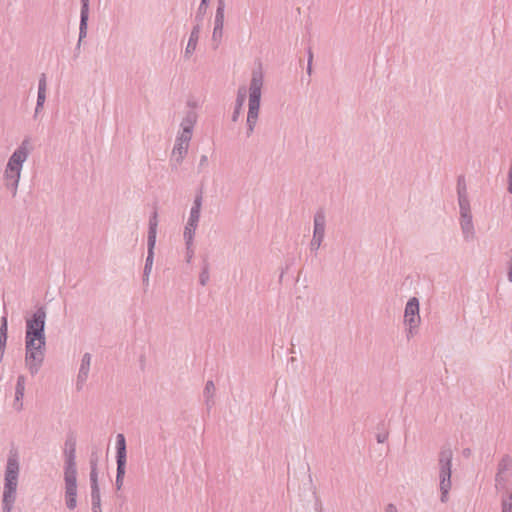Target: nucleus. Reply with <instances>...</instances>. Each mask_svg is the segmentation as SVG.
Returning a JSON list of instances; mask_svg holds the SVG:
<instances>
[{
	"label": "nucleus",
	"instance_id": "f257e3e1",
	"mask_svg": "<svg viewBox=\"0 0 512 512\" xmlns=\"http://www.w3.org/2000/svg\"><path fill=\"white\" fill-rule=\"evenodd\" d=\"M263 83L264 75L261 67L254 69L249 84L248 113L246 119L247 137L253 134L258 121Z\"/></svg>",
	"mask_w": 512,
	"mask_h": 512
},
{
	"label": "nucleus",
	"instance_id": "f03ea898",
	"mask_svg": "<svg viewBox=\"0 0 512 512\" xmlns=\"http://www.w3.org/2000/svg\"><path fill=\"white\" fill-rule=\"evenodd\" d=\"M29 140L24 139L22 143L16 148V150L9 157L7 165L4 171V180L6 187L11 191L12 195L15 196L17 193L21 171L24 162L27 160L29 155L28 150Z\"/></svg>",
	"mask_w": 512,
	"mask_h": 512
},
{
	"label": "nucleus",
	"instance_id": "7ed1b4c3",
	"mask_svg": "<svg viewBox=\"0 0 512 512\" xmlns=\"http://www.w3.org/2000/svg\"><path fill=\"white\" fill-rule=\"evenodd\" d=\"M20 465L16 452H10L4 474V490L2 504L13 506L17 495Z\"/></svg>",
	"mask_w": 512,
	"mask_h": 512
},
{
	"label": "nucleus",
	"instance_id": "20e7f679",
	"mask_svg": "<svg viewBox=\"0 0 512 512\" xmlns=\"http://www.w3.org/2000/svg\"><path fill=\"white\" fill-rule=\"evenodd\" d=\"M46 338L25 337V367L32 376L36 375L45 359Z\"/></svg>",
	"mask_w": 512,
	"mask_h": 512
},
{
	"label": "nucleus",
	"instance_id": "39448f33",
	"mask_svg": "<svg viewBox=\"0 0 512 512\" xmlns=\"http://www.w3.org/2000/svg\"><path fill=\"white\" fill-rule=\"evenodd\" d=\"M452 458L453 451L451 447L449 445L442 446L438 454L439 488L442 503L447 502L448 494L451 489Z\"/></svg>",
	"mask_w": 512,
	"mask_h": 512
},
{
	"label": "nucleus",
	"instance_id": "423d86ee",
	"mask_svg": "<svg viewBox=\"0 0 512 512\" xmlns=\"http://www.w3.org/2000/svg\"><path fill=\"white\" fill-rule=\"evenodd\" d=\"M45 323H46V308L40 306L32 314L31 317L26 319L25 337H45Z\"/></svg>",
	"mask_w": 512,
	"mask_h": 512
},
{
	"label": "nucleus",
	"instance_id": "0eeeda50",
	"mask_svg": "<svg viewBox=\"0 0 512 512\" xmlns=\"http://www.w3.org/2000/svg\"><path fill=\"white\" fill-rule=\"evenodd\" d=\"M126 460H127V451H126V439L125 436L121 433L116 436V488L120 490L123 485V479L126 472Z\"/></svg>",
	"mask_w": 512,
	"mask_h": 512
},
{
	"label": "nucleus",
	"instance_id": "6e6552de",
	"mask_svg": "<svg viewBox=\"0 0 512 512\" xmlns=\"http://www.w3.org/2000/svg\"><path fill=\"white\" fill-rule=\"evenodd\" d=\"M313 236L309 244L310 251L316 256L325 238L326 215L323 209L316 211L313 221Z\"/></svg>",
	"mask_w": 512,
	"mask_h": 512
},
{
	"label": "nucleus",
	"instance_id": "1a4fd4ad",
	"mask_svg": "<svg viewBox=\"0 0 512 512\" xmlns=\"http://www.w3.org/2000/svg\"><path fill=\"white\" fill-rule=\"evenodd\" d=\"M192 136L178 132L171 153V164L174 168L180 165L188 153Z\"/></svg>",
	"mask_w": 512,
	"mask_h": 512
},
{
	"label": "nucleus",
	"instance_id": "9d476101",
	"mask_svg": "<svg viewBox=\"0 0 512 512\" xmlns=\"http://www.w3.org/2000/svg\"><path fill=\"white\" fill-rule=\"evenodd\" d=\"M65 505L69 510L77 506V471H64Z\"/></svg>",
	"mask_w": 512,
	"mask_h": 512
},
{
	"label": "nucleus",
	"instance_id": "9b49d317",
	"mask_svg": "<svg viewBox=\"0 0 512 512\" xmlns=\"http://www.w3.org/2000/svg\"><path fill=\"white\" fill-rule=\"evenodd\" d=\"M404 322L409 326V333H412L420 323L419 300L412 297L408 300L404 311Z\"/></svg>",
	"mask_w": 512,
	"mask_h": 512
},
{
	"label": "nucleus",
	"instance_id": "f8f14e48",
	"mask_svg": "<svg viewBox=\"0 0 512 512\" xmlns=\"http://www.w3.org/2000/svg\"><path fill=\"white\" fill-rule=\"evenodd\" d=\"M64 471H77L76 468V438L74 435H68L64 448Z\"/></svg>",
	"mask_w": 512,
	"mask_h": 512
},
{
	"label": "nucleus",
	"instance_id": "ddd939ff",
	"mask_svg": "<svg viewBox=\"0 0 512 512\" xmlns=\"http://www.w3.org/2000/svg\"><path fill=\"white\" fill-rule=\"evenodd\" d=\"M511 469L512 460L508 455H505L498 464V471L495 476V488L497 490L505 487Z\"/></svg>",
	"mask_w": 512,
	"mask_h": 512
},
{
	"label": "nucleus",
	"instance_id": "4468645a",
	"mask_svg": "<svg viewBox=\"0 0 512 512\" xmlns=\"http://www.w3.org/2000/svg\"><path fill=\"white\" fill-rule=\"evenodd\" d=\"M91 360H92V356L90 353H85L82 356L78 375H77V380H76V389L78 391L83 389V386L88 379Z\"/></svg>",
	"mask_w": 512,
	"mask_h": 512
},
{
	"label": "nucleus",
	"instance_id": "2eb2a0df",
	"mask_svg": "<svg viewBox=\"0 0 512 512\" xmlns=\"http://www.w3.org/2000/svg\"><path fill=\"white\" fill-rule=\"evenodd\" d=\"M459 223L464 240L467 242L473 241L475 238V228L473 224L472 214L461 215Z\"/></svg>",
	"mask_w": 512,
	"mask_h": 512
},
{
	"label": "nucleus",
	"instance_id": "dca6fc26",
	"mask_svg": "<svg viewBox=\"0 0 512 512\" xmlns=\"http://www.w3.org/2000/svg\"><path fill=\"white\" fill-rule=\"evenodd\" d=\"M198 115L194 110H189L186 112L184 118L180 123V133L187 134L192 136L193 129L195 124L197 123Z\"/></svg>",
	"mask_w": 512,
	"mask_h": 512
},
{
	"label": "nucleus",
	"instance_id": "f3484780",
	"mask_svg": "<svg viewBox=\"0 0 512 512\" xmlns=\"http://www.w3.org/2000/svg\"><path fill=\"white\" fill-rule=\"evenodd\" d=\"M200 31H201L200 25L195 24L191 30V33H190V36L188 39V43H187L185 51H184V56L186 58H189L195 52L197 43L199 40Z\"/></svg>",
	"mask_w": 512,
	"mask_h": 512
},
{
	"label": "nucleus",
	"instance_id": "a211bd4d",
	"mask_svg": "<svg viewBox=\"0 0 512 512\" xmlns=\"http://www.w3.org/2000/svg\"><path fill=\"white\" fill-rule=\"evenodd\" d=\"M46 88H47V81H46V75L42 74L39 78L38 82V95H37V102H36V108H35V117L39 113V111L43 108L45 100H46Z\"/></svg>",
	"mask_w": 512,
	"mask_h": 512
},
{
	"label": "nucleus",
	"instance_id": "6ab92c4d",
	"mask_svg": "<svg viewBox=\"0 0 512 512\" xmlns=\"http://www.w3.org/2000/svg\"><path fill=\"white\" fill-rule=\"evenodd\" d=\"M80 2L81 38H85L87 36L88 29L90 0H80Z\"/></svg>",
	"mask_w": 512,
	"mask_h": 512
},
{
	"label": "nucleus",
	"instance_id": "aec40b11",
	"mask_svg": "<svg viewBox=\"0 0 512 512\" xmlns=\"http://www.w3.org/2000/svg\"><path fill=\"white\" fill-rule=\"evenodd\" d=\"M202 206V196L197 195L194 198L193 205L190 209L189 218L187 223L189 226L198 225L200 219V211Z\"/></svg>",
	"mask_w": 512,
	"mask_h": 512
},
{
	"label": "nucleus",
	"instance_id": "412c9836",
	"mask_svg": "<svg viewBox=\"0 0 512 512\" xmlns=\"http://www.w3.org/2000/svg\"><path fill=\"white\" fill-rule=\"evenodd\" d=\"M157 227H158V214H157V211L155 210L149 217L147 243L156 244Z\"/></svg>",
	"mask_w": 512,
	"mask_h": 512
},
{
	"label": "nucleus",
	"instance_id": "4be33fe9",
	"mask_svg": "<svg viewBox=\"0 0 512 512\" xmlns=\"http://www.w3.org/2000/svg\"><path fill=\"white\" fill-rule=\"evenodd\" d=\"M245 97H246V88L245 87H240L238 89V92H237V98H236V102H235V107H234V111H233V114H232V121L233 122H236L239 118V115L241 113V110H242V107H243V104H244V101H245Z\"/></svg>",
	"mask_w": 512,
	"mask_h": 512
},
{
	"label": "nucleus",
	"instance_id": "5701e85b",
	"mask_svg": "<svg viewBox=\"0 0 512 512\" xmlns=\"http://www.w3.org/2000/svg\"><path fill=\"white\" fill-rule=\"evenodd\" d=\"M26 378L24 375H19L17 377L16 387H15V401L19 402L18 409L22 408V398L25 392Z\"/></svg>",
	"mask_w": 512,
	"mask_h": 512
},
{
	"label": "nucleus",
	"instance_id": "b1692460",
	"mask_svg": "<svg viewBox=\"0 0 512 512\" xmlns=\"http://www.w3.org/2000/svg\"><path fill=\"white\" fill-rule=\"evenodd\" d=\"M214 391H215L214 382L212 380L207 381L205 384L204 391H203V396H204L205 404H206L208 410H210L214 405V399H213Z\"/></svg>",
	"mask_w": 512,
	"mask_h": 512
},
{
	"label": "nucleus",
	"instance_id": "393cba45",
	"mask_svg": "<svg viewBox=\"0 0 512 512\" xmlns=\"http://www.w3.org/2000/svg\"><path fill=\"white\" fill-rule=\"evenodd\" d=\"M90 488H91V506L94 508H98V506H101V494H100L98 480H90Z\"/></svg>",
	"mask_w": 512,
	"mask_h": 512
},
{
	"label": "nucleus",
	"instance_id": "a878e982",
	"mask_svg": "<svg viewBox=\"0 0 512 512\" xmlns=\"http://www.w3.org/2000/svg\"><path fill=\"white\" fill-rule=\"evenodd\" d=\"M156 244L147 243V257L144 266V276H149L153 266L154 249Z\"/></svg>",
	"mask_w": 512,
	"mask_h": 512
},
{
	"label": "nucleus",
	"instance_id": "bb28decb",
	"mask_svg": "<svg viewBox=\"0 0 512 512\" xmlns=\"http://www.w3.org/2000/svg\"><path fill=\"white\" fill-rule=\"evenodd\" d=\"M197 227H198V225L189 226V223H187L185 226L183 236H184L187 250H189L193 245L194 236H195Z\"/></svg>",
	"mask_w": 512,
	"mask_h": 512
},
{
	"label": "nucleus",
	"instance_id": "cd10ccee",
	"mask_svg": "<svg viewBox=\"0 0 512 512\" xmlns=\"http://www.w3.org/2000/svg\"><path fill=\"white\" fill-rule=\"evenodd\" d=\"M7 338H8V322H7V316L5 315L1 318V324H0V348L6 349Z\"/></svg>",
	"mask_w": 512,
	"mask_h": 512
},
{
	"label": "nucleus",
	"instance_id": "c85d7f7f",
	"mask_svg": "<svg viewBox=\"0 0 512 512\" xmlns=\"http://www.w3.org/2000/svg\"><path fill=\"white\" fill-rule=\"evenodd\" d=\"M458 204L460 216L472 214L468 196H458Z\"/></svg>",
	"mask_w": 512,
	"mask_h": 512
},
{
	"label": "nucleus",
	"instance_id": "c756f323",
	"mask_svg": "<svg viewBox=\"0 0 512 512\" xmlns=\"http://www.w3.org/2000/svg\"><path fill=\"white\" fill-rule=\"evenodd\" d=\"M224 11H225V2L224 0H218V5L216 9L214 25L224 26Z\"/></svg>",
	"mask_w": 512,
	"mask_h": 512
},
{
	"label": "nucleus",
	"instance_id": "7c9ffc66",
	"mask_svg": "<svg viewBox=\"0 0 512 512\" xmlns=\"http://www.w3.org/2000/svg\"><path fill=\"white\" fill-rule=\"evenodd\" d=\"M457 196H468L467 185L464 175L457 178Z\"/></svg>",
	"mask_w": 512,
	"mask_h": 512
},
{
	"label": "nucleus",
	"instance_id": "2f4dec72",
	"mask_svg": "<svg viewBox=\"0 0 512 512\" xmlns=\"http://www.w3.org/2000/svg\"><path fill=\"white\" fill-rule=\"evenodd\" d=\"M209 264L207 261H204L203 263V266H202V270L200 272V275H199V283L200 285L202 286H205L208 281H209Z\"/></svg>",
	"mask_w": 512,
	"mask_h": 512
},
{
	"label": "nucleus",
	"instance_id": "473e14b6",
	"mask_svg": "<svg viewBox=\"0 0 512 512\" xmlns=\"http://www.w3.org/2000/svg\"><path fill=\"white\" fill-rule=\"evenodd\" d=\"M90 474L89 479L90 480H98V459L97 457H94L93 455L90 458Z\"/></svg>",
	"mask_w": 512,
	"mask_h": 512
},
{
	"label": "nucleus",
	"instance_id": "72a5a7b5",
	"mask_svg": "<svg viewBox=\"0 0 512 512\" xmlns=\"http://www.w3.org/2000/svg\"><path fill=\"white\" fill-rule=\"evenodd\" d=\"M223 27L221 25H214L213 33H212V40L217 45L221 42L222 35H223Z\"/></svg>",
	"mask_w": 512,
	"mask_h": 512
},
{
	"label": "nucleus",
	"instance_id": "f704fd0d",
	"mask_svg": "<svg viewBox=\"0 0 512 512\" xmlns=\"http://www.w3.org/2000/svg\"><path fill=\"white\" fill-rule=\"evenodd\" d=\"M207 7L208 6H202V1L200 2V5H199L196 15H195V24H199L200 26L202 25V21H203L204 15L206 14Z\"/></svg>",
	"mask_w": 512,
	"mask_h": 512
},
{
	"label": "nucleus",
	"instance_id": "c9c22d12",
	"mask_svg": "<svg viewBox=\"0 0 512 512\" xmlns=\"http://www.w3.org/2000/svg\"><path fill=\"white\" fill-rule=\"evenodd\" d=\"M501 512H512V492L502 499Z\"/></svg>",
	"mask_w": 512,
	"mask_h": 512
},
{
	"label": "nucleus",
	"instance_id": "e433bc0d",
	"mask_svg": "<svg viewBox=\"0 0 512 512\" xmlns=\"http://www.w3.org/2000/svg\"><path fill=\"white\" fill-rule=\"evenodd\" d=\"M207 164H208V157L206 155H202L200 157V161H199V164H198V169L201 170L202 168L207 166Z\"/></svg>",
	"mask_w": 512,
	"mask_h": 512
},
{
	"label": "nucleus",
	"instance_id": "4c0bfd02",
	"mask_svg": "<svg viewBox=\"0 0 512 512\" xmlns=\"http://www.w3.org/2000/svg\"><path fill=\"white\" fill-rule=\"evenodd\" d=\"M387 438H388L387 433H378L376 436L378 443H384L387 440Z\"/></svg>",
	"mask_w": 512,
	"mask_h": 512
},
{
	"label": "nucleus",
	"instance_id": "58836bf2",
	"mask_svg": "<svg viewBox=\"0 0 512 512\" xmlns=\"http://www.w3.org/2000/svg\"><path fill=\"white\" fill-rule=\"evenodd\" d=\"M385 512H398V509L394 504L389 503L385 508Z\"/></svg>",
	"mask_w": 512,
	"mask_h": 512
},
{
	"label": "nucleus",
	"instance_id": "ea45409f",
	"mask_svg": "<svg viewBox=\"0 0 512 512\" xmlns=\"http://www.w3.org/2000/svg\"><path fill=\"white\" fill-rule=\"evenodd\" d=\"M84 38H81V23L79 24V39H78V42H77V45H76V50H79L80 47H81V43H82V40Z\"/></svg>",
	"mask_w": 512,
	"mask_h": 512
},
{
	"label": "nucleus",
	"instance_id": "a19ab883",
	"mask_svg": "<svg viewBox=\"0 0 512 512\" xmlns=\"http://www.w3.org/2000/svg\"><path fill=\"white\" fill-rule=\"evenodd\" d=\"M13 506L2 504V512H12Z\"/></svg>",
	"mask_w": 512,
	"mask_h": 512
},
{
	"label": "nucleus",
	"instance_id": "79ce46f5",
	"mask_svg": "<svg viewBox=\"0 0 512 512\" xmlns=\"http://www.w3.org/2000/svg\"><path fill=\"white\" fill-rule=\"evenodd\" d=\"M315 510H316L317 512H323V511H322V506H321V503H320V501H319V500H317V501H316V503H315Z\"/></svg>",
	"mask_w": 512,
	"mask_h": 512
},
{
	"label": "nucleus",
	"instance_id": "37998d69",
	"mask_svg": "<svg viewBox=\"0 0 512 512\" xmlns=\"http://www.w3.org/2000/svg\"><path fill=\"white\" fill-rule=\"evenodd\" d=\"M193 256V250L190 248L187 250V261L190 262L191 258Z\"/></svg>",
	"mask_w": 512,
	"mask_h": 512
},
{
	"label": "nucleus",
	"instance_id": "c03bdc74",
	"mask_svg": "<svg viewBox=\"0 0 512 512\" xmlns=\"http://www.w3.org/2000/svg\"><path fill=\"white\" fill-rule=\"evenodd\" d=\"M313 60V53L311 49L308 50V63H312Z\"/></svg>",
	"mask_w": 512,
	"mask_h": 512
},
{
	"label": "nucleus",
	"instance_id": "a18cd8bd",
	"mask_svg": "<svg viewBox=\"0 0 512 512\" xmlns=\"http://www.w3.org/2000/svg\"><path fill=\"white\" fill-rule=\"evenodd\" d=\"M507 190L509 193L512 194V180L511 179H508V187H507Z\"/></svg>",
	"mask_w": 512,
	"mask_h": 512
},
{
	"label": "nucleus",
	"instance_id": "49530a36",
	"mask_svg": "<svg viewBox=\"0 0 512 512\" xmlns=\"http://www.w3.org/2000/svg\"><path fill=\"white\" fill-rule=\"evenodd\" d=\"M307 73H308V75H311V73H312V63H308L307 64Z\"/></svg>",
	"mask_w": 512,
	"mask_h": 512
},
{
	"label": "nucleus",
	"instance_id": "de8ad7c7",
	"mask_svg": "<svg viewBox=\"0 0 512 512\" xmlns=\"http://www.w3.org/2000/svg\"><path fill=\"white\" fill-rule=\"evenodd\" d=\"M507 269L508 271L511 270L512 271V257L511 259L507 262Z\"/></svg>",
	"mask_w": 512,
	"mask_h": 512
},
{
	"label": "nucleus",
	"instance_id": "09e8293b",
	"mask_svg": "<svg viewBox=\"0 0 512 512\" xmlns=\"http://www.w3.org/2000/svg\"><path fill=\"white\" fill-rule=\"evenodd\" d=\"M4 354H5V349L4 348H0V362L2 361V359L4 357Z\"/></svg>",
	"mask_w": 512,
	"mask_h": 512
},
{
	"label": "nucleus",
	"instance_id": "8fccbe9b",
	"mask_svg": "<svg viewBox=\"0 0 512 512\" xmlns=\"http://www.w3.org/2000/svg\"><path fill=\"white\" fill-rule=\"evenodd\" d=\"M143 283H144L145 285H148V283H149V276H144V275H143Z\"/></svg>",
	"mask_w": 512,
	"mask_h": 512
},
{
	"label": "nucleus",
	"instance_id": "3c124183",
	"mask_svg": "<svg viewBox=\"0 0 512 512\" xmlns=\"http://www.w3.org/2000/svg\"><path fill=\"white\" fill-rule=\"evenodd\" d=\"M92 512H102L101 506H98V508L91 507Z\"/></svg>",
	"mask_w": 512,
	"mask_h": 512
},
{
	"label": "nucleus",
	"instance_id": "603ef678",
	"mask_svg": "<svg viewBox=\"0 0 512 512\" xmlns=\"http://www.w3.org/2000/svg\"><path fill=\"white\" fill-rule=\"evenodd\" d=\"M507 277H508V280H509L510 282H512V271H511V270H509V271H508V273H507Z\"/></svg>",
	"mask_w": 512,
	"mask_h": 512
},
{
	"label": "nucleus",
	"instance_id": "864d4df0",
	"mask_svg": "<svg viewBox=\"0 0 512 512\" xmlns=\"http://www.w3.org/2000/svg\"><path fill=\"white\" fill-rule=\"evenodd\" d=\"M202 6H208L210 0H201Z\"/></svg>",
	"mask_w": 512,
	"mask_h": 512
},
{
	"label": "nucleus",
	"instance_id": "5fc2aeb1",
	"mask_svg": "<svg viewBox=\"0 0 512 512\" xmlns=\"http://www.w3.org/2000/svg\"><path fill=\"white\" fill-rule=\"evenodd\" d=\"M463 454H464L465 456H468V455L470 454V449H468V448H467V449H464Z\"/></svg>",
	"mask_w": 512,
	"mask_h": 512
}]
</instances>
